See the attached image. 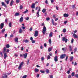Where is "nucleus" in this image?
I'll return each instance as SVG.
<instances>
[{
	"label": "nucleus",
	"instance_id": "obj_1",
	"mask_svg": "<svg viewBox=\"0 0 78 78\" xmlns=\"http://www.w3.org/2000/svg\"><path fill=\"white\" fill-rule=\"evenodd\" d=\"M6 50V47H5L3 49V51L2 52L3 53H4V59H6V57H7V55L6 54V53H5Z\"/></svg>",
	"mask_w": 78,
	"mask_h": 78
},
{
	"label": "nucleus",
	"instance_id": "obj_2",
	"mask_svg": "<svg viewBox=\"0 0 78 78\" xmlns=\"http://www.w3.org/2000/svg\"><path fill=\"white\" fill-rule=\"evenodd\" d=\"M24 64V62H21L20 64V65L18 67L19 70H20L21 69V68L23 67V66Z\"/></svg>",
	"mask_w": 78,
	"mask_h": 78
},
{
	"label": "nucleus",
	"instance_id": "obj_3",
	"mask_svg": "<svg viewBox=\"0 0 78 78\" xmlns=\"http://www.w3.org/2000/svg\"><path fill=\"white\" fill-rule=\"evenodd\" d=\"M46 31H47V29L46 28V27H45V26H44V27H43V30L42 31V32L43 33V34H45Z\"/></svg>",
	"mask_w": 78,
	"mask_h": 78
},
{
	"label": "nucleus",
	"instance_id": "obj_4",
	"mask_svg": "<svg viewBox=\"0 0 78 78\" xmlns=\"http://www.w3.org/2000/svg\"><path fill=\"white\" fill-rule=\"evenodd\" d=\"M11 73H10L9 74L8 73H6L3 74L2 75V78H7L8 77V76H7V75H9Z\"/></svg>",
	"mask_w": 78,
	"mask_h": 78
},
{
	"label": "nucleus",
	"instance_id": "obj_5",
	"mask_svg": "<svg viewBox=\"0 0 78 78\" xmlns=\"http://www.w3.org/2000/svg\"><path fill=\"white\" fill-rule=\"evenodd\" d=\"M67 41H68V40L65 37H63L62 39V41H65V43L67 42Z\"/></svg>",
	"mask_w": 78,
	"mask_h": 78
},
{
	"label": "nucleus",
	"instance_id": "obj_6",
	"mask_svg": "<svg viewBox=\"0 0 78 78\" xmlns=\"http://www.w3.org/2000/svg\"><path fill=\"white\" fill-rule=\"evenodd\" d=\"M35 33L34 34V36L35 37H37L39 34V33L38 32V31L37 30L35 31Z\"/></svg>",
	"mask_w": 78,
	"mask_h": 78
},
{
	"label": "nucleus",
	"instance_id": "obj_7",
	"mask_svg": "<svg viewBox=\"0 0 78 78\" xmlns=\"http://www.w3.org/2000/svg\"><path fill=\"white\" fill-rule=\"evenodd\" d=\"M40 10H41V8H40V7H39V9L37 13V14H38L37 15V17H39L40 16V15H39V12L40 11Z\"/></svg>",
	"mask_w": 78,
	"mask_h": 78
},
{
	"label": "nucleus",
	"instance_id": "obj_8",
	"mask_svg": "<svg viewBox=\"0 0 78 78\" xmlns=\"http://www.w3.org/2000/svg\"><path fill=\"white\" fill-rule=\"evenodd\" d=\"M66 55L65 54H62V55L60 56L61 59H64V58L66 57Z\"/></svg>",
	"mask_w": 78,
	"mask_h": 78
},
{
	"label": "nucleus",
	"instance_id": "obj_9",
	"mask_svg": "<svg viewBox=\"0 0 78 78\" xmlns=\"http://www.w3.org/2000/svg\"><path fill=\"white\" fill-rule=\"evenodd\" d=\"M52 24L53 25H55V26H56L57 25V24L56 23H55V22H54V20L53 19H52Z\"/></svg>",
	"mask_w": 78,
	"mask_h": 78
},
{
	"label": "nucleus",
	"instance_id": "obj_10",
	"mask_svg": "<svg viewBox=\"0 0 78 78\" xmlns=\"http://www.w3.org/2000/svg\"><path fill=\"white\" fill-rule=\"evenodd\" d=\"M27 55H28V53H26L25 54H23V57L24 58V59H26V58H27Z\"/></svg>",
	"mask_w": 78,
	"mask_h": 78
},
{
	"label": "nucleus",
	"instance_id": "obj_11",
	"mask_svg": "<svg viewBox=\"0 0 78 78\" xmlns=\"http://www.w3.org/2000/svg\"><path fill=\"white\" fill-rule=\"evenodd\" d=\"M35 5H36V4L35 3H33L31 6V8L34 9L35 8Z\"/></svg>",
	"mask_w": 78,
	"mask_h": 78
},
{
	"label": "nucleus",
	"instance_id": "obj_12",
	"mask_svg": "<svg viewBox=\"0 0 78 78\" xmlns=\"http://www.w3.org/2000/svg\"><path fill=\"white\" fill-rule=\"evenodd\" d=\"M63 16L64 17H69V14L65 13L63 15Z\"/></svg>",
	"mask_w": 78,
	"mask_h": 78
},
{
	"label": "nucleus",
	"instance_id": "obj_13",
	"mask_svg": "<svg viewBox=\"0 0 78 78\" xmlns=\"http://www.w3.org/2000/svg\"><path fill=\"white\" fill-rule=\"evenodd\" d=\"M53 37V33L51 32L49 35V37Z\"/></svg>",
	"mask_w": 78,
	"mask_h": 78
},
{
	"label": "nucleus",
	"instance_id": "obj_14",
	"mask_svg": "<svg viewBox=\"0 0 78 78\" xmlns=\"http://www.w3.org/2000/svg\"><path fill=\"white\" fill-rule=\"evenodd\" d=\"M54 60L55 62H57V61H58V57L57 56H55L54 57Z\"/></svg>",
	"mask_w": 78,
	"mask_h": 78
},
{
	"label": "nucleus",
	"instance_id": "obj_15",
	"mask_svg": "<svg viewBox=\"0 0 78 78\" xmlns=\"http://www.w3.org/2000/svg\"><path fill=\"white\" fill-rule=\"evenodd\" d=\"M3 26H4V23H2L0 26V29H2L3 28Z\"/></svg>",
	"mask_w": 78,
	"mask_h": 78
},
{
	"label": "nucleus",
	"instance_id": "obj_16",
	"mask_svg": "<svg viewBox=\"0 0 78 78\" xmlns=\"http://www.w3.org/2000/svg\"><path fill=\"white\" fill-rule=\"evenodd\" d=\"M14 3V1L13 0H12L11 1L10 3V5L12 6L13 4Z\"/></svg>",
	"mask_w": 78,
	"mask_h": 78
},
{
	"label": "nucleus",
	"instance_id": "obj_17",
	"mask_svg": "<svg viewBox=\"0 0 78 78\" xmlns=\"http://www.w3.org/2000/svg\"><path fill=\"white\" fill-rule=\"evenodd\" d=\"M23 17H22V16H21L19 20L20 22H23Z\"/></svg>",
	"mask_w": 78,
	"mask_h": 78
},
{
	"label": "nucleus",
	"instance_id": "obj_18",
	"mask_svg": "<svg viewBox=\"0 0 78 78\" xmlns=\"http://www.w3.org/2000/svg\"><path fill=\"white\" fill-rule=\"evenodd\" d=\"M34 72L35 73H38L39 72V69L36 68L34 69Z\"/></svg>",
	"mask_w": 78,
	"mask_h": 78
},
{
	"label": "nucleus",
	"instance_id": "obj_19",
	"mask_svg": "<svg viewBox=\"0 0 78 78\" xmlns=\"http://www.w3.org/2000/svg\"><path fill=\"white\" fill-rule=\"evenodd\" d=\"M2 6H4L5 7H6V5L3 2H2Z\"/></svg>",
	"mask_w": 78,
	"mask_h": 78
},
{
	"label": "nucleus",
	"instance_id": "obj_20",
	"mask_svg": "<svg viewBox=\"0 0 78 78\" xmlns=\"http://www.w3.org/2000/svg\"><path fill=\"white\" fill-rule=\"evenodd\" d=\"M16 42L18 43V38L16 37L15 39Z\"/></svg>",
	"mask_w": 78,
	"mask_h": 78
},
{
	"label": "nucleus",
	"instance_id": "obj_21",
	"mask_svg": "<svg viewBox=\"0 0 78 78\" xmlns=\"http://www.w3.org/2000/svg\"><path fill=\"white\" fill-rule=\"evenodd\" d=\"M19 15H20V14L19 13H16L15 14V16L16 17V16H19Z\"/></svg>",
	"mask_w": 78,
	"mask_h": 78
},
{
	"label": "nucleus",
	"instance_id": "obj_22",
	"mask_svg": "<svg viewBox=\"0 0 78 78\" xmlns=\"http://www.w3.org/2000/svg\"><path fill=\"white\" fill-rule=\"evenodd\" d=\"M46 11V9H44L42 10V12L43 13H44V12H45Z\"/></svg>",
	"mask_w": 78,
	"mask_h": 78
},
{
	"label": "nucleus",
	"instance_id": "obj_23",
	"mask_svg": "<svg viewBox=\"0 0 78 78\" xmlns=\"http://www.w3.org/2000/svg\"><path fill=\"white\" fill-rule=\"evenodd\" d=\"M69 50L71 51L72 50V46L70 45H69Z\"/></svg>",
	"mask_w": 78,
	"mask_h": 78
},
{
	"label": "nucleus",
	"instance_id": "obj_24",
	"mask_svg": "<svg viewBox=\"0 0 78 78\" xmlns=\"http://www.w3.org/2000/svg\"><path fill=\"white\" fill-rule=\"evenodd\" d=\"M9 1H10L9 0H8L7 1L5 0V2H6L7 4H9Z\"/></svg>",
	"mask_w": 78,
	"mask_h": 78
},
{
	"label": "nucleus",
	"instance_id": "obj_25",
	"mask_svg": "<svg viewBox=\"0 0 78 78\" xmlns=\"http://www.w3.org/2000/svg\"><path fill=\"white\" fill-rule=\"evenodd\" d=\"M22 31H22V29H20L19 31V33H22Z\"/></svg>",
	"mask_w": 78,
	"mask_h": 78
},
{
	"label": "nucleus",
	"instance_id": "obj_26",
	"mask_svg": "<svg viewBox=\"0 0 78 78\" xmlns=\"http://www.w3.org/2000/svg\"><path fill=\"white\" fill-rule=\"evenodd\" d=\"M5 29H3L2 30V32H1L2 33H4L5 32Z\"/></svg>",
	"mask_w": 78,
	"mask_h": 78
},
{
	"label": "nucleus",
	"instance_id": "obj_27",
	"mask_svg": "<svg viewBox=\"0 0 78 78\" xmlns=\"http://www.w3.org/2000/svg\"><path fill=\"white\" fill-rule=\"evenodd\" d=\"M50 59V56L49 55H48L47 57V59Z\"/></svg>",
	"mask_w": 78,
	"mask_h": 78
},
{
	"label": "nucleus",
	"instance_id": "obj_28",
	"mask_svg": "<svg viewBox=\"0 0 78 78\" xmlns=\"http://www.w3.org/2000/svg\"><path fill=\"white\" fill-rule=\"evenodd\" d=\"M49 42L50 44H51V39H49Z\"/></svg>",
	"mask_w": 78,
	"mask_h": 78
},
{
	"label": "nucleus",
	"instance_id": "obj_29",
	"mask_svg": "<svg viewBox=\"0 0 78 78\" xmlns=\"http://www.w3.org/2000/svg\"><path fill=\"white\" fill-rule=\"evenodd\" d=\"M71 75L72 76H75V73L72 72Z\"/></svg>",
	"mask_w": 78,
	"mask_h": 78
},
{
	"label": "nucleus",
	"instance_id": "obj_30",
	"mask_svg": "<svg viewBox=\"0 0 78 78\" xmlns=\"http://www.w3.org/2000/svg\"><path fill=\"white\" fill-rule=\"evenodd\" d=\"M28 9H26V11L23 12V13H24V14H25L26 13H27V12H28Z\"/></svg>",
	"mask_w": 78,
	"mask_h": 78
},
{
	"label": "nucleus",
	"instance_id": "obj_31",
	"mask_svg": "<svg viewBox=\"0 0 78 78\" xmlns=\"http://www.w3.org/2000/svg\"><path fill=\"white\" fill-rule=\"evenodd\" d=\"M73 57H71L70 58V61H73Z\"/></svg>",
	"mask_w": 78,
	"mask_h": 78
},
{
	"label": "nucleus",
	"instance_id": "obj_32",
	"mask_svg": "<svg viewBox=\"0 0 78 78\" xmlns=\"http://www.w3.org/2000/svg\"><path fill=\"white\" fill-rule=\"evenodd\" d=\"M63 33H66V29H64L63 30Z\"/></svg>",
	"mask_w": 78,
	"mask_h": 78
},
{
	"label": "nucleus",
	"instance_id": "obj_33",
	"mask_svg": "<svg viewBox=\"0 0 78 78\" xmlns=\"http://www.w3.org/2000/svg\"><path fill=\"white\" fill-rule=\"evenodd\" d=\"M9 27H12V26H11V22H10L9 23Z\"/></svg>",
	"mask_w": 78,
	"mask_h": 78
},
{
	"label": "nucleus",
	"instance_id": "obj_34",
	"mask_svg": "<svg viewBox=\"0 0 78 78\" xmlns=\"http://www.w3.org/2000/svg\"><path fill=\"white\" fill-rule=\"evenodd\" d=\"M16 2L17 3H19L20 2V0H16Z\"/></svg>",
	"mask_w": 78,
	"mask_h": 78
},
{
	"label": "nucleus",
	"instance_id": "obj_35",
	"mask_svg": "<svg viewBox=\"0 0 78 78\" xmlns=\"http://www.w3.org/2000/svg\"><path fill=\"white\" fill-rule=\"evenodd\" d=\"M20 9H23V6L22 5H20Z\"/></svg>",
	"mask_w": 78,
	"mask_h": 78
},
{
	"label": "nucleus",
	"instance_id": "obj_36",
	"mask_svg": "<svg viewBox=\"0 0 78 78\" xmlns=\"http://www.w3.org/2000/svg\"><path fill=\"white\" fill-rule=\"evenodd\" d=\"M9 44H7L6 45V47L7 48H9Z\"/></svg>",
	"mask_w": 78,
	"mask_h": 78
},
{
	"label": "nucleus",
	"instance_id": "obj_37",
	"mask_svg": "<svg viewBox=\"0 0 78 78\" xmlns=\"http://www.w3.org/2000/svg\"><path fill=\"white\" fill-rule=\"evenodd\" d=\"M46 72L47 73H49V70L48 69H46Z\"/></svg>",
	"mask_w": 78,
	"mask_h": 78
},
{
	"label": "nucleus",
	"instance_id": "obj_38",
	"mask_svg": "<svg viewBox=\"0 0 78 78\" xmlns=\"http://www.w3.org/2000/svg\"><path fill=\"white\" fill-rule=\"evenodd\" d=\"M29 41L28 40H26L24 42H25V43H27V42H28Z\"/></svg>",
	"mask_w": 78,
	"mask_h": 78
},
{
	"label": "nucleus",
	"instance_id": "obj_39",
	"mask_svg": "<svg viewBox=\"0 0 78 78\" xmlns=\"http://www.w3.org/2000/svg\"><path fill=\"white\" fill-rule=\"evenodd\" d=\"M51 50H52L51 48H49L48 49V51L49 52L51 51Z\"/></svg>",
	"mask_w": 78,
	"mask_h": 78
},
{
	"label": "nucleus",
	"instance_id": "obj_40",
	"mask_svg": "<svg viewBox=\"0 0 78 78\" xmlns=\"http://www.w3.org/2000/svg\"><path fill=\"white\" fill-rule=\"evenodd\" d=\"M40 72L42 73H45V71H42L41 70H40Z\"/></svg>",
	"mask_w": 78,
	"mask_h": 78
},
{
	"label": "nucleus",
	"instance_id": "obj_41",
	"mask_svg": "<svg viewBox=\"0 0 78 78\" xmlns=\"http://www.w3.org/2000/svg\"><path fill=\"white\" fill-rule=\"evenodd\" d=\"M77 50V48H74V52H76Z\"/></svg>",
	"mask_w": 78,
	"mask_h": 78
},
{
	"label": "nucleus",
	"instance_id": "obj_42",
	"mask_svg": "<svg viewBox=\"0 0 78 78\" xmlns=\"http://www.w3.org/2000/svg\"><path fill=\"white\" fill-rule=\"evenodd\" d=\"M74 41V40L73 39V38H72L71 40V43L72 44H73V41Z\"/></svg>",
	"mask_w": 78,
	"mask_h": 78
},
{
	"label": "nucleus",
	"instance_id": "obj_43",
	"mask_svg": "<svg viewBox=\"0 0 78 78\" xmlns=\"http://www.w3.org/2000/svg\"><path fill=\"white\" fill-rule=\"evenodd\" d=\"M41 61H44V57H42L41 58Z\"/></svg>",
	"mask_w": 78,
	"mask_h": 78
},
{
	"label": "nucleus",
	"instance_id": "obj_44",
	"mask_svg": "<svg viewBox=\"0 0 78 78\" xmlns=\"http://www.w3.org/2000/svg\"><path fill=\"white\" fill-rule=\"evenodd\" d=\"M14 36H13V35L12 34L10 35V38H11V37H13Z\"/></svg>",
	"mask_w": 78,
	"mask_h": 78
},
{
	"label": "nucleus",
	"instance_id": "obj_45",
	"mask_svg": "<svg viewBox=\"0 0 78 78\" xmlns=\"http://www.w3.org/2000/svg\"><path fill=\"white\" fill-rule=\"evenodd\" d=\"M49 55L50 56H52V53H49Z\"/></svg>",
	"mask_w": 78,
	"mask_h": 78
},
{
	"label": "nucleus",
	"instance_id": "obj_46",
	"mask_svg": "<svg viewBox=\"0 0 78 78\" xmlns=\"http://www.w3.org/2000/svg\"><path fill=\"white\" fill-rule=\"evenodd\" d=\"M37 78H39V74H37Z\"/></svg>",
	"mask_w": 78,
	"mask_h": 78
},
{
	"label": "nucleus",
	"instance_id": "obj_47",
	"mask_svg": "<svg viewBox=\"0 0 78 78\" xmlns=\"http://www.w3.org/2000/svg\"><path fill=\"white\" fill-rule=\"evenodd\" d=\"M27 75H24L23 76L22 78H27Z\"/></svg>",
	"mask_w": 78,
	"mask_h": 78
},
{
	"label": "nucleus",
	"instance_id": "obj_48",
	"mask_svg": "<svg viewBox=\"0 0 78 78\" xmlns=\"http://www.w3.org/2000/svg\"><path fill=\"white\" fill-rule=\"evenodd\" d=\"M59 20V19L58 18H56L55 19V21H57V20Z\"/></svg>",
	"mask_w": 78,
	"mask_h": 78
},
{
	"label": "nucleus",
	"instance_id": "obj_49",
	"mask_svg": "<svg viewBox=\"0 0 78 78\" xmlns=\"http://www.w3.org/2000/svg\"><path fill=\"white\" fill-rule=\"evenodd\" d=\"M25 19L26 20H29V17H27V18H26Z\"/></svg>",
	"mask_w": 78,
	"mask_h": 78
},
{
	"label": "nucleus",
	"instance_id": "obj_50",
	"mask_svg": "<svg viewBox=\"0 0 78 78\" xmlns=\"http://www.w3.org/2000/svg\"><path fill=\"white\" fill-rule=\"evenodd\" d=\"M14 56H15V57H17V56H18V55H17V54H15Z\"/></svg>",
	"mask_w": 78,
	"mask_h": 78
},
{
	"label": "nucleus",
	"instance_id": "obj_51",
	"mask_svg": "<svg viewBox=\"0 0 78 78\" xmlns=\"http://www.w3.org/2000/svg\"><path fill=\"white\" fill-rule=\"evenodd\" d=\"M67 59H68V56H66V58L65 59V60H66V61H67Z\"/></svg>",
	"mask_w": 78,
	"mask_h": 78
},
{
	"label": "nucleus",
	"instance_id": "obj_52",
	"mask_svg": "<svg viewBox=\"0 0 78 78\" xmlns=\"http://www.w3.org/2000/svg\"><path fill=\"white\" fill-rule=\"evenodd\" d=\"M44 46L45 47H47V44L46 43H44Z\"/></svg>",
	"mask_w": 78,
	"mask_h": 78
},
{
	"label": "nucleus",
	"instance_id": "obj_53",
	"mask_svg": "<svg viewBox=\"0 0 78 78\" xmlns=\"http://www.w3.org/2000/svg\"><path fill=\"white\" fill-rule=\"evenodd\" d=\"M21 51H23V47H22L21 48Z\"/></svg>",
	"mask_w": 78,
	"mask_h": 78
},
{
	"label": "nucleus",
	"instance_id": "obj_54",
	"mask_svg": "<svg viewBox=\"0 0 78 78\" xmlns=\"http://www.w3.org/2000/svg\"><path fill=\"white\" fill-rule=\"evenodd\" d=\"M0 54L2 56H3V54H2V52H0Z\"/></svg>",
	"mask_w": 78,
	"mask_h": 78
},
{
	"label": "nucleus",
	"instance_id": "obj_55",
	"mask_svg": "<svg viewBox=\"0 0 78 78\" xmlns=\"http://www.w3.org/2000/svg\"><path fill=\"white\" fill-rule=\"evenodd\" d=\"M50 20V18L49 17L46 18V20Z\"/></svg>",
	"mask_w": 78,
	"mask_h": 78
},
{
	"label": "nucleus",
	"instance_id": "obj_56",
	"mask_svg": "<svg viewBox=\"0 0 78 78\" xmlns=\"http://www.w3.org/2000/svg\"><path fill=\"white\" fill-rule=\"evenodd\" d=\"M22 28L23 30H25V27H22Z\"/></svg>",
	"mask_w": 78,
	"mask_h": 78
},
{
	"label": "nucleus",
	"instance_id": "obj_57",
	"mask_svg": "<svg viewBox=\"0 0 78 78\" xmlns=\"http://www.w3.org/2000/svg\"><path fill=\"white\" fill-rule=\"evenodd\" d=\"M73 32H74L75 34V33H76L77 32V30H75L73 31Z\"/></svg>",
	"mask_w": 78,
	"mask_h": 78
},
{
	"label": "nucleus",
	"instance_id": "obj_58",
	"mask_svg": "<svg viewBox=\"0 0 78 78\" xmlns=\"http://www.w3.org/2000/svg\"><path fill=\"white\" fill-rule=\"evenodd\" d=\"M50 78H53V75H50Z\"/></svg>",
	"mask_w": 78,
	"mask_h": 78
},
{
	"label": "nucleus",
	"instance_id": "obj_59",
	"mask_svg": "<svg viewBox=\"0 0 78 78\" xmlns=\"http://www.w3.org/2000/svg\"><path fill=\"white\" fill-rule=\"evenodd\" d=\"M75 76L77 78H78V74H76V75H75Z\"/></svg>",
	"mask_w": 78,
	"mask_h": 78
},
{
	"label": "nucleus",
	"instance_id": "obj_60",
	"mask_svg": "<svg viewBox=\"0 0 78 78\" xmlns=\"http://www.w3.org/2000/svg\"><path fill=\"white\" fill-rule=\"evenodd\" d=\"M75 5H73L72 6V8H75Z\"/></svg>",
	"mask_w": 78,
	"mask_h": 78
},
{
	"label": "nucleus",
	"instance_id": "obj_61",
	"mask_svg": "<svg viewBox=\"0 0 78 78\" xmlns=\"http://www.w3.org/2000/svg\"><path fill=\"white\" fill-rule=\"evenodd\" d=\"M7 36H8V34H5V38H6L7 37Z\"/></svg>",
	"mask_w": 78,
	"mask_h": 78
},
{
	"label": "nucleus",
	"instance_id": "obj_62",
	"mask_svg": "<svg viewBox=\"0 0 78 78\" xmlns=\"http://www.w3.org/2000/svg\"><path fill=\"white\" fill-rule=\"evenodd\" d=\"M70 70H69L67 72V73H68V74H69V73H70Z\"/></svg>",
	"mask_w": 78,
	"mask_h": 78
},
{
	"label": "nucleus",
	"instance_id": "obj_63",
	"mask_svg": "<svg viewBox=\"0 0 78 78\" xmlns=\"http://www.w3.org/2000/svg\"><path fill=\"white\" fill-rule=\"evenodd\" d=\"M41 26H44H44H45V24H44V23H43L42 25H41Z\"/></svg>",
	"mask_w": 78,
	"mask_h": 78
},
{
	"label": "nucleus",
	"instance_id": "obj_64",
	"mask_svg": "<svg viewBox=\"0 0 78 78\" xmlns=\"http://www.w3.org/2000/svg\"><path fill=\"white\" fill-rule=\"evenodd\" d=\"M68 78H71V76L70 75H69L68 77Z\"/></svg>",
	"mask_w": 78,
	"mask_h": 78
}]
</instances>
